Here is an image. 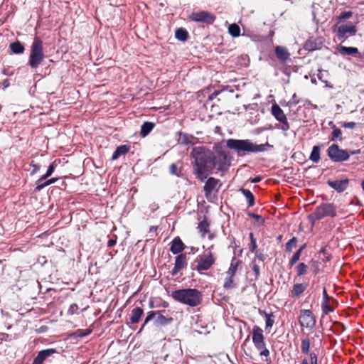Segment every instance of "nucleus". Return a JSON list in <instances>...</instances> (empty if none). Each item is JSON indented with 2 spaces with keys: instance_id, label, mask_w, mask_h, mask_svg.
<instances>
[{
  "instance_id": "39",
  "label": "nucleus",
  "mask_w": 364,
  "mask_h": 364,
  "mask_svg": "<svg viewBox=\"0 0 364 364\" xmlns=\"http://www.w3.org/2000/svg\"><path fill=\"white\" fill-rule=\"evenodd\" d=\"M306 270L307 266L304 263H300L297 267V274L299 276L304 275V274H306Z\"/></svg>"
},
{
  "instance_id": "8",
  "label": "nucleus",
  "mask_w": 364,
  "mask_h": 364,
  "mask_svg": "<svg viewBox=\"0 0 364 364\" xmlns=\"http://www.w3.org/2000/svg\"><path fill=\"white\" fill-rule=\"evenodd\" d=\"M299 323L301 326L312 328L316 323V319L310 310L304 309L301 311Z\"/></svg>"
},
{
  "instance_id": "54",
  "label": "nucleus",
  "mask_w": 364,
  "mask_h": 364,
  "mask_svg": "<svg viewBox=\"0 0 364 364\" xmlns=\"http://www.w3.org/2000/svg\"><path fill=\"white\" fill-rule=\"evenodd\" d=\"M115 242H116V241L114 240H109L108 241L107 245H108L109 247H112V246H113L115 244Z\"/></svg>"
},
{
  "instance_id": "1",
  "label": "nucleus",
  "mask_w": 364,
  "mask_h": 364,
  "mask_svg": "<svg viewBox=\"0 0 364 364\" xmlns=\"http://www.w3.org/2000/svg\"><path fill=\"white\" fill-rule=\"evenodd\" d=\"M228 148L235 150L239 155L246 152H262L265 151L266 146H271L268 143L265 144H255L248 139H230L226 141Z\"/></svg>"
},
{
  "instance_id": "13",
  "label": "nucleus",
  "mask_w": 364,
  "mask_h": 364,
  "mask_svg": "<svg viewBox=\"0 0 364 364\" xmlns=\"http://www.w3.org/2000/svg\"><path fill=\"white\" fill-rule=\"evenodd\" d=\"M328 184L337 191L338 192H343L344 191L348 185V179H342L338 181H328Z\"/></svg>"
},
{
  "instance_id": "19",
  "label": "nucleus",
  "mask_w": 364,
  "mask_h": 364,
  "mask_svg": "<svg viewBox=\"0 0 364 364\" xmlns=\"http://www.w3.org/2000/svg\"><path fill=\"white\" fill-rule=\"evenodd\" d=\"M218 183H219V180H218V179H215L214 178H208V180L207 181V182L204 186V190H205V193H210L213 190H215L217 185L218 184Z\"/></svg>"
},
{
  "instance_id": "46",
  "label": "nucleus",
  "mask_w": 364,
  "mask_h": 364,
  "mask_svg": "<svg viewBox=\"0 0 364 364\" xmlns=\"http://www.w3.org/2000/svg\"><path fill=\"white\" fill-rule=\"evenodd\" d=\"M252 269L255 272V276L258 277L259 275V267L257 264L255 263V262H253Z\"/></svg>"
},
{
  "instance_id": "49",
  "label": "nucleus",
  "mask_w": 364,
  "mask_h": 364,
  "mask_svg": "<svg viewBox=\"0 0 364 364\" xmlns=\"http://www.w3.org/2000/svg\"><path fill=\"white\" fill-rule=\"evenodd\" d=\"M274 323V320L270 317L268 316L266 320V326L267 327H272Z\"/></svg>"
},
{
  "instance_id": "27",
  "label": "nucleus",
  "mask_w": 364,
  "mask_h": 364,
  "mask_svg": "<svg viewBox=\"0 0 364 364\" xmlns=\"http://www.w3.org/2000/svg\"><path fill=\"white\" fill-rule=\"evenodd\" d=\"M154 124L151 122H145L141 125V134L146 136L153 129Z\"/></svg>"
},
{
  "instance_id": "35",
  "label": "nucleus",
  "mask_w": 364,
  "mask_h": 364,
  "mask_svg": "<svg viewBox=\"0 0 364 364\" xmlns=\"http://www.w3.org/2000/svg\"><path fill=\"white\" fill-rule=\"evenodd\" d=\"M310 349V341L309 338L303 339L301 341V351L308 353Z\"/></svg>"
},
{
  "instance_id": "29",
  "label": "nucleus",
  "mask_w": 364,
  "mask_h": 364,
  "mask_svg": "<svg viewBox=\"0 0 364 364\" xmlns=\"http://www.w3.org/2000/svg\"><path fill=\"white\" fill-rule=\"evenodd\" d=\"M57 180H58L57 178H50V179L42 183L43 181H40V179H38L37 181V186H36V189L37 191H40V190L43 189L44 187L55 183Z\"/></svg>"
},
{
  "instance_id": "25",
  "label": "nucleus",
  "mask_w": 364,
  "mask_h": 364,
  "mask_svg": "<svg viewBox=\"0 0 364 364\" xmlns=\"http://www.w3.org/2000/svg\"><path fill=\"white\" fill-rule=\"evenodd\" d=\"M255 347L259 350V353L261 356H268L269 350L265 348L264 341L255 343Z\"/></svg>"
},
{
  "instance_id": "20",
  "label": "nucleus",
  "mask_w": 364,
  "mask_h": 364,
  "mask_svg": "<svg viewBox=\"0 0 364 364\" xmlns=\"http://www.w3.org/2000/svg\"><path fill=\"white\" fill-rule=\"evenodd\" d=\"M143 314L142 309L137 307L132 311L130 321L132 323H137Z\"/></svg>"
},
{
  "instance_id": "15",
  "label": "nucleus",
  "mask_w": 364,
  "mask_h": 364,
  "mask_svg": "<svg viewBox=\"0 0 364 364\" xmlns=\"http://www.w3.org/2000/svg\"><path fill=\"white\" fill-rule=\"evenodd\" d=\"M186 265V255H179L176 257L175 267L173 269V274H177L181 269H182Z\"/></svg>"
},
{
  "instance_id": "37",
  "label": "nucleus",
  "mask_w": 364,
  "mask_h": 364,
  "mask_svg": "<svg viewBox=\"0 0 364 364\" xmlns=\"http://www.w3.org/2000/svg\"><path fill=\"white\" fill-rule=\"evenodd\" d=\"M351 16H352V12L351 11L343 12L342 14H340V16H338L337 17V20H338L337 23H341L343 20L349 18Z\"/></svg>"
},
{
  "instance_id": "2",
  "label": "nucleus",
  "mask_w": 364,
  "mask_h": 364,
  "mask_svg": "<svg viewBox=\"0 0 364 364\" xmlns=\"http://www.w3.org/2000/svg\"><path fill=\"white\" fill-rule=\"evenodd\" d=\"M171 296L176 301L190 306H196L201 301L200 293L195 289L176 290L171 292Z\"/></svg>"
},
{
  "instance_id": "24",
  "label": "nucleus",
  "mask_w": 364,
  "mask_h": 364,
  "mask_svg": "<svg viewBox=\"0 0 364 364\" xmlns=\"http://www.w3.org/2000/svg\"><path fill=\"white\" fill-rule=\"evenodd\" d=\"M10 48H11V51L16 54H20V53H23V51H24L23 46L18 41L12 43L10 45Z\"/></svg>"
},
{
  "instance_id": "53",
  "label": "nucleus",
  "mask_w": 364,
  "mask_h": 364,
  "mask_svg": "<svg viewBox=\"0 0 364 364\" xmlns=\"http://www.w3.org/2000/svg\"><path fill=\"white\" fill-rule=\"evenodd\" d=\"M256 257L261 261H263L264 259V255L262 254H258V252H256Z\"/></svg>"
},
{
  "instance_id": "21",
  "label": "nucleus",
  "mask_w": 364,
  "mask_h": 364,
  "mask_svg": "<svg viewBox=\"0 0 364 364\" xmlns=\"http://www.w3.org/2000/svg\"><path fill=\"white\" fill-rule=\"evenodd\" d=\"M252 341L254 344L264 341V337L262 334V330L258 327L253 329L252 333Z\"/></svg>"
},
{
  "instance_id": "45",
  "label": "nucleus",
  "mask_w": 364,
  "mask_h": 364,
  "mask_svg": "<svg viewBox=\"0 0 364 364\" xmlns=\"http://www.w3.org/2000/svg\"><path fill=\"white\" fill-rule=\"evenodd\" d=\"M341 135V131L339 129H335L332 132V140L339 137Z\"/></svg>"
},
{
  "instance_id": "4",
  "label": "nucleus",
  "mask_w": 364,
  "mask_h": 364,
  "mask_svg": "<svg viewBox=\"0 0 364 364\" xmlns=\"http://www.w3.org/2000/svg\"><path fill=\"white\" fill-rule=\"evenodd\" d=\"M43 41L36 37L31 46L28 65L32 68H36L43 60Z\"/></svg>"
},
{
  "instance_id": "31",
  "label": "nucleus",
  "mask_w": 364,
  "mask_h": 364,
  "mask_svg": "<svg viewBox=\"0 0 364 364\" xmlns=\"http://www.w3.org/2000/svg\"><path fill=\"white\" fill-rule=\"evenodd\" d=\"M310 159L315 163L320 160V149L318 146H314L310 155Z\"/></svg>"
},
{
  "instance_id": "33",
  "label": "nucleus",
  "mask_w": 364,
  "mask_h": 364,
  "mask_svg": "<svg viewBox=\"0 0 364 364\" xmlns=\"http://www.w3.org/2000/svg\"><path fill=\"white\" fill-rule=\"evenodd\" d=\"M193 136L188 134H181L178 141L183 144H189L193 143Z\"/></svg>"
},
{
  "instance_id": "47",
  "label": "nucleus",
  "mask_w": 364,
  "mask_h": 364,
  "mask_svg": "<svg viewBox=\"0 0 364 364\" xmlns=\"http://www.w3.org/2000/svg\"><path fill=\"white\" fill-rule=\"evenodd\" d=\"M310 359H311V364H317V356L315 353H311Z\"/></svg>"
},
{
  "instance_id": "22",
  "label": "nucleus",
  "mask_w": 364,
  "mask_h": 364,
  "mask_svg": "<svg viewBox=\"0 0 364 364\" xmlns=\"http://www.w3.org/2000/svg\"><path fill=\"white\" fill-rule=\"evenodd\" d=\"M323 302L322 304V309L326 314H328V312L331 311L332 309L330 308L329 296H328L326 289L325 288L323 290Z\"/></svg>"
},
{
  "instance_id": "48",
  "label": "nucleus",
  "mask_w": 364,
  "mask_h": 364,
  "mask_svg": "<svg viewBox=\"0 0 364 364\" xmlns=\"http://www.w3.org/2000/svg\"><path fill=\"white\" fill-rule=\"evenodd\" d=\"M343 127L349 129H353L355 127V123L353 122H345L343 124Z\"/></svg>"
},
{
  "instance_id": "10",
  "label": "nucleus",
  "mask_w": 364,
  "mask_h": 364,
  "mask_svg": "<svg viewBox=\"0 0 364 364\" xmlns=\"http://www.w3.org/2000/svg\"><path fill=\"white\" fill-rule=\"evenodd\" d=\"M215 262L213 255L210 252H205L200 258L197 264V269L198 271L208 270Z\"/></svg>"
},
{
  "instance_id": "41",
  "label": "nucleus",
  "mask_w": 364,
  "mask_h": 364,
  "mask_svg": "<svg viewBox=\"0 0 364 364\" xmlns=\"http://www.w3.org/2000/svg\"><path fill=\"white\" fill-rule=\"evenodd\" d=\"M229 277L228 279H226L225 283H224V287L225 289H231V288H233L235 287V284H233V280H232V277H230V276H228Z\"/></svg>"
},
{
  "instance_id": "60",
  "label": "nucleus",
  "mask_w": 364,
  "mask_h": 364,
  "mask_svg": "<svg viewBox=\"0 0 364 364\" xmlns=\"http://www.w3.org/2000/svg\"><path fill=\"white\" fill-rule=\"evenodd\" d=\"M361 186H362L363 190L364 191V180L362 181Z\"/></svg>"
},
{
  "instance_id": "32",
  "label": "nucleus",
  "mask_w": 364,
  "mask_h": 364,
  "mask_svg": "<svg viewBox=\"0 0 364 364\" xmlns=\"http://www.w3.org/2000/svg\"><path fill=\"white\" fill-rule=\"evenodd\" d=\"M176 38L180 41H184L188 38V33L183 28H178L176 31Z\"/></svg>"
},
{
  "instance_id": "59",
  "label": "nucleus",
  "mask_w": 364,
  "mask_h": 364,
  "mask_svg": "<svg viewBox=\"0 0 364 364\" xmlns=\"http://www.w3.org/2000/svg\"><path fill=\"white\" fill-rule=\"evenodd\" d=\"M302 364H309L308 360L306 359L303 360Z\"/></svg>"
},
{
  "instance_id": "42",
  "label": "nucleus",
  "mask_w": 364,
  "mask_h": 364,
  "mask_svg": "<svg viewBox=\"0 0 364 364\" xmlns=\"http://www.w3.org/2000/svg\"><path fill=\"white\" fill-rule=\"evenodd\" d=\"M301 252V250H299L296 252L294 253V255H293V257L290 261V263L291 265L295 264L299 259Z\"/></svg>"
},
{
  "instance_id": "30",
  "label": "nucleus",
  "mask_w": 364,
  "mask_h": 364,
  "mask_svg": "<svg viewBox=\"0 0 364 364\" xmlns=\"http://www.w3.org/2000/svg\"><path fill=\"white\" fill-rule=\"evenodd\" d=\"M228 31L233 37H238L240 35V28L236 23L230 24L228 27Z\"/></svg>"
},
{
  "instance_id": "55",
  "label": "nucleus",
  "mask_w": 364,
  "mask_h": 364,
  "mask_svg": "<svg viewBox=\"0 0 364 364\" xmlns=\"http://www.w3.org/2000/svg\"><path fill=\"white\" fill-rule=\"evenodd\" d=\"M360 152V149H357V150H355V151H352L349 153L350 155H354V154H358Z\"/></svg>"
},
{
  "instance_id": "6",
  "label": "nucleus",
  "mask_w": 364,
  "mask_h": 364,
  "mask_svg": "<svg viewBox=\"0 0 364 364\" xmlns=\"http://www.w3.org/2000/svg\"><path fill=\"white\" fill-rule=\"evenodd\" d=\"M336 208L333 204H323L317 207L310 217L315 220H321L327 216L333 218L336 216Z\"/></svg>"
},
{
  "instance_id": "38",
  "label": "nucleus",
  "mask_w": 364,
  "mask_h": 364,
  "mask_svg": "<svg viewBox=\"0 0 364 364\" xmlns=\"http://www.w3.org/2000/svg\"><path fill=\"white\" fill-rule=\"evenodd\" d=\"M171 318H167L162 315H159L157 318L156 322L159 325H166L171 321Z\"/></svg>"
},
{
  "instance_id": "56",
  "label": "nucleus",
  "mask_w": 364,
  "mask_h": 364,
  "mask_svg": "<svg viewBox=\"0 0 364 364\" xmlns=\"http://www.w3.org/2000/svg\"><path fill=\"white\" fill-rule=\"evenodd\" d=\"M261 180L260 177H256L252 180V183H257L259 182Z\"/></svg>"
},
{
  "instance_id": "11",
  "label": "nucleus",
  "mask_w": 364,
  "mask_h": 364,
  "mask_svg": "<svg viewBox=\"0 0 364 364\" xmlns=\"http://www.w3.org/2000/svg\"><path fill=\"white\" fill-rule=\"evenodd\" d=\"M272 114L279 122L282 124V130L287 131L289 129V124L287 122L286 115L278 105L275 104L272 106Z\"/></svg>"
},
{
  "instance_id": "18",
  "label": "nucleus",
  "mask_w": 364,
  "mask_h": 364,
  "mask_svg": "<svg viewBox=\"0 0 364 364\" xmlns=\"http://www.w3.org/2000/svg\"><path fill=\"white\" fill-rule=\"evenodd\" d=\"M241 263V261L237 259V258H232L229 269L227 272V274L230 277H232L235 275L237 270L238 269V268L240 267Z\"/></svg>"
},
{
  "instance_id": "28",
  "label": "nucleus",
  "mask_w": 364,
  "mask_h": 364,
  "mask_svg": "<svg viewBox=\"0 0 364 364\" xmlns=\"http://www.w3.org/2000/svg\"><path fill=\"white\" fill-rule=\"evenodd\" d=\"M306 287V284H296L293 287L292 293L295 296H299L305 291Z\"/></svg>"
},
{
  "instance_id": "7",
  "label": "nucleus",
  "mask_w": 364,
  "mask_h": 364,
  "mask_svg": "<svg viewBox=\"0 0 364 364\" xmlns=\"http://www.w3.org/2000/svg\"><path fill=\"white\" fill-rule=\"evenodd\" d=\"M329 157L334 161H343L348 159L350 154L346 150L339 149L336 144L331 145L328 150Z\"/></svg>"
},
{
  "instance_id": "3",
  "label": "nucleus",
  "mask_w": 364,
  "mask_h": 364,
  "mask_svg": "<svg viewBox=\"0 0 364 364\" xmlns=\"http://www.w3.org/2000/svg\"><path fill=\"white\" fill-rule=\"evenodd\" d=\"M208 155L209 153L202 146L195 147L191 151V156L195 159L197 177L201 181L206 178L208 176V166L204 159L205 157H208Z\"/></svg>"
},
{
  "instance_id": "16",
  "label": "nucleus",
  "mask_w": 364,
  "mask_h": 364,
  "mask_svg": "<svg viewBox=\"0 0 364 364\" xmlns=\"http://www.w3.org/2000/svg\"><path fill=\"white\" fill-rule=\"evenodd\" d=\"M184 249V245L179 237H176L171 242L170 248L173 254H178L182 252Z\"/></svg>"
},
{
  "instance_id": "17",
  "label": "nucleus",
  "mask_w": 364,
  "mask_h": 364,
  "mask_svg": "<svg viewBox=\"0 0 364 364\" xmlns=\"http://www.w3.org/2000/svg\"><path fill=\"white\" fill-rule=\"evenodd\" d=\"M276 55L279 60L281 61H286L289 58L290 54L288 52L287 49L282 46H277L275 48Z\"/></svg>"
},
{
  "instance_id": "14",
  "label": "nucleus",
  "mask_w": 364,
  "mask_h": 364,
  "mask_svg": "<svg viewBox=\"0 0 364 364\" xmlns=\"http://www.w3.org/2000/svg\"><path fill=\"white\" fill-rule=\"evenodd\" d=\"M55 352V350L53 348L41 350L34 359L33 364H42L46 358L50 356Z\"/></svg>"
},
{
  "instance_id": "52",
  "label": "nucleus",
  "mask_w": 364,
  "mask_h": 364,
  "mask_svg": "<svg viewBox=\"0 0 364 364\" xmlns=\"http://www.w3.org/2000/svg\"><path fill=\"white\" fill-rule=\"evenodd\" d=\"M154 313H150L146 318L145 321H144V326L150 320H151L154 317Z\"/></svg>"
},
{
  "instance_id": "12",
  "label": "nucleus",
  "mask_w": 364,
  "mask_h": 364,
  "mask_svg": "<svg viewBox=\"0 0 364 364\" xmlns=\"http://www.w3.org/2000/svg\"><path fill=\"white\" fill-rule=\"evenodd\" d=\"M218 157H214L212 160V166L218 165V170H222L227 164L226 154L223 151L217 152Z\"/></svg>"
},
{
  "instance_id": "36",
  "label": "nucleus",
  "mask_w": 364,
  "mask_h": 364,
  "mask_svg": "<svg viewBox=\"0 0 364 364\" xmlns=\"http://www.w3.org/2000/svg\"><path fill=\"white\" fill-rule=\"evenodd\" d=\"M208 227L209 225L206 221L203 220L199 223L198 229L202 233V236H204V235L208 232Z\"/></svg>"
},
{
  "instance_id": "58",
  "label": "nucleus",
  "mask_w": 364,
  "mask_h": 364,
  "mask_svg": "<svg viewBox=\"0 0 364 364\" xmlns=\"http://www.w3.org/2000/svg\"><path fill=\"white\" fill-rule=\"evenodd\" d=\"M156 230V227H151L150 228V232H154Z\"/></svg>"
},
{
  "instance_id": "34",
  "label": "nucleus",
  "mask_w": 364,
  "mask_h": 364,
  "mask_svg": "<svg viewBox=\"0 0 364 364\" xmlns=\"http://www.w3.org/2000/svg\"><path fill=\"white\" fill-rule=\"evenodd\" d=\"M242 192L243 195L246 197L247 202L250 206H252L254 205V196L252 193L246 189H242Z\"/></svg>"
},
{
  "instance_id": "50",
  "label": "nucleus",
  "mask_w": 364,
  "mask_h": 364,
  "mask_svg": "<svg viewBox=\"0 0 364 364\" xmlns=\"http://www.w3.org/2000/svg\"><path fill=\"white\" fill-rule=\"evenodd\" d=\"M176 171H177V166L176 164H171L170 166V172L172 173V174H176Z\"/></svg>"
},
{
  "instance_id": "44",
  "label": "nucleus",
  "mask_w": 364,
  "mask_h": 364,
  "mask_svg": "<svg viewBox=\"0 0 364 364\" xmlns=\"http://www.w3.org/2000/svg\"><path fill=\"white\" fill-rule=\"evenodd\" d=\"M296 242L297 241H296V239L295 237H293L291 240H290L287 243V250H291V249L296 246Z\"/></svg>"
},
{
  "instance_id": "40",
  "label": "nucleus",
  "mask_w": 364,
  "mask_h": 364,
  "mask_svg": "<svg viewBox=\"0 0 364 364\" xmlns=\"http://www.w3.org/2000/svg\"><path fill=\"white\" fill-rule=\"evenodd\" d=\"M55 169V167H54V165L53 164H52L48 168L47 171H46V173L43 176H42L39 179L40 181H43L45 180L46 178H47L48 177H49L53 172Z\"/></svg>"
},
{
  "instance_id": "43",
  "label": "nucleus",
  "mask_w": 364,
  "mask_h": 364,
  "mask_svg": "<svg viewBox=\"0 0 364 364\" xmlns=\"http://www.w3.org/2000/svg\"><path fill=\"white\" fill-rule=\"evenodd\" d=\"M250 238H251V243H250V250L251 252H255L256 248H257V244H256V240L254 238L252 233H250Z\"/></svg>"
},
{
  "instance_id": "23",
  "label": "nucleus",
  "mask_w": 364,
  "mask_h": 364,
  "mask_svg": "<svg viewBox=\"0 0 364 364\" xmlns=\"http://www.w3.org/2000/svg\"><path fill=\"white\" fill-rule=\"evenodd\" d=\"M129 149V147L126 145L119 146L113 153L112 159L116 160L119 156L127 153Z\"/></svg>"
},
{
  "instance_id": "9",
  "label": "nucleus",
  "mask_w": 364,
  "mask_h": 364,
  "mask_svg": "<svg viewBox=\"0 0 364 364\" xmlns=\"http://www.w3.org/2000/svg\"><path fill=\"white\" fill-rule=\"evenodd\" d=\"M190 19L196 22L213 23L215 17L208 11H200L192 13Z\"/></svg>"
},
{
  "instance_id": "5",
  "label": "nucleus",
  "mask_w": 364,
  "mask_h": 364,
  "mask_svg": "<svg viewBox=\"0 0 364 364\" xmlns=\"http://www.w3.org/2000/svg\"><path fill=\"white\" fill-rule=\"evenodd\" d=\"M332 29L334 33H336L338 38L342 41L346 40L349 36H354L357 32L355 24L351 23H336Z\"/></svg>"
},
{
  "instance_id": "57",
  "label": "nucleus",
  "mask_w": 364,
  "mask_h": 364,
  "mask_svg": "<svg viewBox=\"0 0 364 364\" xmlns=\"http://www.w3.org/2000/svg\"><path fill=\"white\" fill-rule=\"evenodd\" d=\"M33 168H34V169H33V172L37 171L39 169V166L33 165Z\"/></svg>"
},
{
  "instance_id": "26",
  "label": "nucleus",
  "mask_w": 364,
  "mask_h": 364,
  "mask_svg": "<svg viewBox=\"0 0 364 364\" xmlns=\"http://www.w3.org/2000/svg\"><path fill=\"white\" fill-rule=\"evenodd\" d=\"M338 50L340 53L346 55H355L358 52L356 48L345 46H341L340 48H338Z\"/></svg>"
},
{
  "instance_id": "51",
  "label": "nucleus",
  "mask_w": 364,
  "mask_h": 364,
  "mask_svg": "<svg viewBox=\"0 0 364 364\" xmlns=\"http://www.w3.org/2000/svg\"><path fill=\"white\" fill-rule=\"evenodd\" d=\"M252 217H253L254 218H255L258 223H263L264 220H263V218H262L261 216H259V215H255V214H254V215H252Z\"/></svg>"
}]
</instances>
